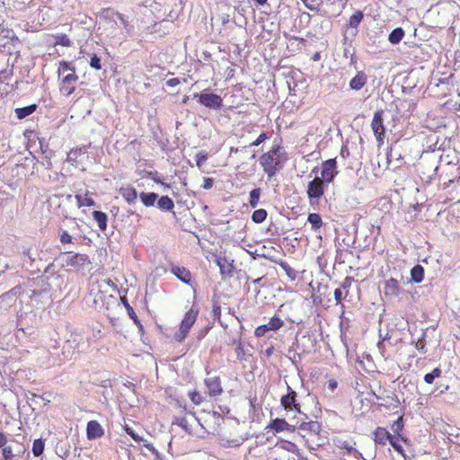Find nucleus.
<instances>
[{
  "mask_svg": "<svg viewBox=\"0 0 460 460\" xmlns=\"http://www.w3.org/2000/svg\"><path fill=\"white\" fill-rule=\"evenodd\" d=\"M277 150L273 149L269 153L263 154L260 157V164L263 167L264 172L269 178L276 175V173L282 168V164L279 159L275 157Z\"/></svg>",
  "mask_w": 460,
  "mask_h": 460,
  "instance_id": "f257e3e1",
  "label": "nucleus"
},
{
  "mask_svg": "<svg viewBox=\"0 0 460 460\" xmlns=\"http://www.w3.org/2000/svg\"><path fill=\"white\" fill-rule=\"evenodd\" d=\"M84 338L80 333L71 332L62 348V353L66 359L72 358L75 353H80L83 349Z\"/></svg>",
  "mask_w": 460,
  "mask_h": 460,
  "instance_id": "f03ea898",
  "label": "nucleus"
},
{
  "mask_svg": "<svg viewBox=\"0 0 460 460\" xmlns=\"http://www.w3.org/2000/svg\"><path fill=\"white\" fill-rule=\"evenodd\" d=\"M199 311L190 308L184 315L181 322L180 329L174 334V340L178 342H181L188 335L191 326L197 320Z\"/></svg>",
  "mask_w": 460,
  "mask_h": 460,
  "instance_id": "7ed1b4c3",
  "label": "nucleus"
},
{
  "mask_svg": "<svg viewBox=\"0 0 460 460\" xmlns=\"http://www.w3.org/2000/svg\"><path fill=\"white\" fill-rule=\"evenodd\" d=\"M60 258L66 266L73 267L77 270L91 263L89 256L82 253L65 252Z\"/></svg>",
  "mask_w": 460,
  "mask_h": 460,
  "instance_id": "20e7f679",
  "label": "nucleus"
},
{
  "mask_svg": "<svg viewBox=\"0 0 460 460\" xmlns=\"http://www.w3.org/2000/svg\"><path fill=\"white\" fill-rule=\"evenodd\" d=\"M324 184L325 182L317 176L309 181L306 193L310 204L315 203L323 195Z\"/></svg>",
  "mask_w": 460,
  "mask_h": 460,
  "instance_id": "39448f33",
  "label": "nucleus"
},
{
  "mask_svg": "<svg viewBox=\"0 0 460 460\" xmlns=\"http://www.w3.org/2000/svg\"><path fill=\"white\" fill-rule=\"evenodd\" d=\"M198 97L199 102L203 106L212 109V110H218L223 105V100L222 98L216 93H209L206 92H202L201 93H195L194 98Z\"/></svg>",
  "mask_w": 460,
  "mask_h": 460,
  "instance_id": "423d86ee",
  "label": "nucleus"
},
{
  "mask_svg": "<svg viewBox=\"0 0 460 460\" xmlns=\"http://www.w3.org/2000/svg\"><path fill=\"white\" fill-rule=\"evenodd\" d=\"M384 111H376L374 114L371 128L376 136L378 145H382L385 135V128L384 126Z\"/></svg>",
  "mask_w": 460,
  "mask_h": 460,
  "instance_id": "0eeeda50",
  "label": "nucleus"
},
{
  "mask_svg": "<svg viewBox=\"0 0 460 460\" xmlns=\"http://www.w3.org/2000/svg\"><path fill=\"white\" fill-rule=\"evenodd\" d=\"M338 174L337 162L335 158L328 159L322 164L320 178L325 183L332 182Z\"/></svg>",
  "mask_w": 460,
  "mask_h": 460,
  "instance_id": "6e6552de",
  "label": "nucleus"
},
{
  "mask_svg": "<svg viewBox=\"0 0 460 460\" xmlns=\"http://www.w3.org/2000/svg\"><path fill=\"white\" fill-rule=\"evenodd\" d=\"M287 386L288 393L287 394L281 397V405L284 407L285 410H293L297 412H300V406L296 401V392L294 391L288 385Z\"/></svg>",
  "mask_w": 460,
  "mask_h": 460,
  "instance_id": "1a4fd4ad",
  "label": "nucleus"
},
{
  "mask_svg": "<svg viewBox=\"0 0 460 460\" xmlns=\"http://www.w3.org/2000/svg\"><path fill=\"white\" fill-rule=\"evenodd\" d=\"M284 325L283 320L278 316H273L266 324L258 326L254 334L256 337H262L269 331H278Z\"/></svg>",
  "mask_w": 460,
  "mask_h": 460,
  "instance_id": "9d476101",
  "label": "nucleus"
},
{
  "mask_svg": "<svg viewBox=\"0 0 460 460\" xmlns=\"http://www.w3.org/2000/svg\"><path fill=\"white\" fill-rule=\"evenodd\" d=\"M402 292L397 279L390 278L385 281L384 293L386 297L394 298Z\"/></svg>",
  "mask_w": 460,
  "mask_h": 460,
  "instance_id": "9b49d317",
  "label": "nucleus"
},
{
  "mask_svg": "<svg viewBox=\"0 0 460 460\" xmlns=\"http://www.w3.org/2000/svg\"><path fill=\"white\" fill-rule=\"evenodd\" d=\"M19 293L20 288L15 287L9 290L8 292L0 296V308L6 310L9 307H11L16 302Z\"/></svg>",
  "mask_w": 460,
  "mask_h": 460,
  "instance_id": "f8f14e48",
  "label": "nucleus"
},
{
  "mask_svg": "<svg viewBox=\"0 0 460 460\" xmlns=\"http://www.w3.org/2000/svg\"><path fill=\"white\" fill-rule=\"evenodd\" d=\"M266 429L274 430L277 433L282 431L292 432L295 430V427L288 424L284 419L276 418L272 420Z\"/></svg>",
  "mask_w": 460,
  "mask_h": 460,
  "instance_id": "ddd939ff",
  "label": "nucleus"
},
{
  "mask_svg": "<svg viewBox=\"0 0 460 460\" xmlns=\"http://www.w3.org/2000/svg\"><path fill=\"white\" fill-rule=\"evenodd\" d=\"M104 434L103 429L97 420H90L86 427L87 438L90 440L99 438Z\"/></svg>",
  "mask_w": 460,
  "mask_h": 460,
  "instance_id": "4468645a",
  "label": "nucleus"
},
{
  "mask_svg": "<svg viewBox=\"0 0 460 460\" xmlns=\"http://www.w3.org/2000/svg\"><path fill=\"white\" fill-rule=\"evenodd\" d=\"M367 82V75L364 71H359L357 75L349 81V87L351 90L358 91L361 90Z\"/></svg>",
  "mask_w": 460,
  "mask_h": 460,
  "instance_id": "2eb2a0df",
  "label": "nucleus"
},
{
  "mask_svg": "<svg viewBox=\"0 0 460 460\" xmlns=\"http://www.w3.org/2000/svg\"><path fill=\"white\" fill-rule=\"evenodd\" d=\"M119 192L129 205H133L137 202V192L134 187H121L119 188Z\"/></svg>",
  "mask_w": 460,
  "mask_h": 460,
  "instance_id": "dca6fc26",
  "label": "nucleus"
},
{
  "mask_svg": "<svg viewBox=\"0 0 460 460\" xmlns=\"http://www.w3.org/2000/svg\"><path fill=\"white\" fill-rule=\"evenodd\" d=\"M171 272L173 275H175L183 283L190 284L191 281L190 271L184 267H179V266L172 265L171 267Z\"/></svg>",
  "mask_w": 460,
  "mask_h": 460,
  "instance_id": "f3484780",
  "label": "nucleus"
},
{
  "mask_svg": "<svg viewBox=\"0 0 460 460\" xmlns=\"http://www.w3.org/2000/svg\"><path fill=\"white\" fill-rule=\"evenodd\" d=\"M206 386L208 389L209 395L217 396L221 394L222 387L218 377H211L205 380Z\"/></svg>",
  "mask_w": 460,
  "mask_h": 460,
  "instance_id": "a211bd4d",
  "label": "nucleus"
},
{
  "mask_svg": "<svg viewBox=\"0 0 460 460\" xmlns=\"http://www.w3.org/2000/svg\"><path fill=\"white\" fill-rule=\"evenodd\" d=\"M217 264L219 267L222 276L232 277L234 273L233 261L229 262L226 257H219L217 259Z\"/></svg>",
  "mask_w": 460,
  "mask_h": 460,
  "instance_id": "6ab92c4d",
  "label": "nucleus"
},
{
  "mask_svg": "<svg viewBox=\"0 0 460 460\" xmlns=\"http://www.w3.org/2000/svg\"><path fill=\"white\" fill-rule=\"evenodd\" d=\"M375 442L380 445H385L388 441L390 443L391 438H393V435H391L385 429L377 428L375 432Z\"/></svg>",
  "mask_w": 460,
  "mask_h": 460,
  "instance_id": "aec40b11",
  "label": "nucleus"
},
{
  "mask_svg": "<svg viewBox=\"0 0 460 460\" xmlns=\"http://www.w3.org/2000/svg\"><path fill=\"white\" fill-rule=\"evenodd\" d=\"M93 217L97 222V225L102 231H105L107 229L108 217L104 212L94 210L93 212Z\"/></svg>",
  "mask_w": 460,
  "mask_h": 460,
  "instance_id": "412c9836",
  "label": "nucleus"
},
{
  "mask_svg": "<svg viewBox=\"0 0 460 460\" xmlns=\"http://www.w3.org/2000/svg\"><path fill=\"white\" fill-rule=\"evenodd\" d=\"M424 279V268L417 264L411 270V280L414 283H420Z\"/></svg>",
  "mask_w": 460,
  "mask_h": 460,
  "instance_id": "4be33fe9",
  "label": "nucleus"
},
{
  "mask_svg": "<svg viewBox=\"0 0 460 460\" xmlns=\"http://www.w3.org/2000/svg\"><path fill=\"white\" fill-rule=\"evenodd\" d=\"M36 104H31L26 107L15 109V114L19 119H25L37 110Z\"/></svg>",
  "mask_w": 460,
  "mask_h": 460,
  "instance_id": "5701e85b",
  "label": "nucleus"
},
{
  "mask_svg": "<svg viewBox=\"0 0 460 460\" xmlns=\"http://www.w3.org/2000/svg\"><path fill=\"white\" fill-rule=\"evenodd\" d=\"M403 37H404L403 29L401 27H397L390 32V34L388 36V40L391 44L395 45V44H398L399 42H401V40H402Z\"/></svg>",
  "mask_w": 460,
  "mask_h": 460,
  "instance_id": "b1692460",
  "label": "nucleus"
},
{
  "mask_svg": "<svg viewBox=\"0 0 460 460\" xmlns=\"http://www.w3.org/2000/svg\"><path fill=\"white\" fill-rule=\"evenodd\" d=\"M139 198L146 207L154 206L158 195L155 192H141Z\"/></svg>",
  "mask_w": 460,
  "mask_h": 460,
  "instance_id": "393cba45",
  "label": "nucleus"
},
{
  "mask_svg": "<svg viewBox=\"0 0 460 460\" xmlns=\"http://www.w3.org/2000/svg\"><path fill=\"white\" fill-rule=\"evenodd\" d=\"M157 206L163 211H171L174 208V203L168 196H162L157 201Z\"/></svg>",
  "mask_w": 460,
  "mask_h": 460,
  "instance_id": "a878e982",
  "label": "nucleus"
},
{
  "mask_svg": "<svg viewBox=\"0 0 460 460\" xmlns=\"http://www.w3.org/2000/svg\"><path fill=\"white\" fill-rule=\"evenodd\" d=\"M299 429L302 430H309L314 434H318L321 431V424L318 421H308L300 424Z\"/></svg>",
  "mask_w": 460,
  "mask_h": 460,
  "instance_id": "bb28decb",
  "label": "nucleus"
},
{
  "mask_svg": "<svg viewBox=\"0 0 460 460\" xmlns=\"http://www.w3.org/2000/svg\"><path fill=\"white\" fill-rule=\"evenodd\" d=\"M279 265L286 272L287 276L291 280H295L296 279L297 272L292 267H290L289 264L287 261H280L279 262Z\"/></svg>",
  "mask_w": 460,
  "mask_h": 460,
  "instance_id": "cd10ccee",
  "label": "nucleus"
},
{
  "mask_svg": "<svg viewBox=\"0 0 460 460\" xmlns=\"http://www.w3.org/2000/svg\"><path fill=\"white\" fill-rule=\"evenodd\" d=\"M307 221L312 225V228L314 230L319 229L323 225L322 217L317 213L309 214Z\"/></svg>",
  "mask_w": 460,
  "mask_h": 460,
  "instance_id": "c85d7f7f",
  "label": "nucleus"
},
{
  "mask_svg": "<svg viewBox=\"0 0 460 460\" xmlns=\"http://www.w3.org/2000/svg\"><path fill=\"white\" fill-rule=\"evenodd\" d=\"M364 17V14L361 11L355 12L349 20V25L351 28L357 29L361 22L362 19Z\"/></svg>",
  "mask_w": 460,
  "mask_h": 460,
  "instance_id": "c756f323",
  "label": "nucleus"
},
{
  "mask_svg": "<svg viewBox=\"0 0 460 460\" xmlns=\"http://www.w3.org/2000/svg\"><path fill=\"white\" fill-rule=\"evenodd\" d=\"M72 71H75V68L69 62L61 61L59 63V66H58V70L59 77H61L64 75H66L68 73H72Z\"/></svg>",
  "mask_w": 460,
  "mask_h": 460,
  "instance_id": "7c9ffc66",
  "label": "nucleus"
},
{
  "mask_svg": "<svg viewBox=\"0 0 460 460\" xmlns=\"http://www.w3.org/2000/svg\"><path fill=\"white\" fill-rule=\"evenodd\" d=\"M76 201H77V206L78 208H81V207H93L95 205V202L94 200L90 198V197H87V195H85V197H82L81 195L79 194H76L75 196Z\"/></svg>",
  "mask_w": 460,
  "mask_h": 460,
  "instance_id": "2f4dec72",
  "label": "nucleus"
},
{
  "mask_svg": "<svg viewBox=\"0 0 460 460\" xmlns=\"http://www.w3.org/2000/svg\"><path fill=\"white\" fill-rule=\"evenodd\" d=\"M426 331L421 330V335L420 337L415 341V348L421 352L422 354H425L427 352L426 349Z\"/></svg>",
  "mask_w": 460,
  "mask_h": 460,
  "instance_id": "473e14b6",
  "label": "nucleus"
},
{
  "mask_svg": "<svg viewBox=\"0 0 460 460\" xmlns=\"http://www.w3.org/2000/svg\"><path fill=\"white\" fill-rule=\"evenodd\" d=\"M44 441L41 438L35 439L32 444V453L35 456H40L44 451Z\"/></svg>",
  "mask_w": 460,
  "mask_h": 460,
  "instance_id": "72a5a7b5",
  "label": "nucleus"
},
{
  "mask_svg": "<svg viewBox=\"0 0 460 460\" xmlns=\"http://www.w3.org/2000/svg\"><path fill=\"white\" fill-rule=\"evenodd\" d=\"M260 196H261V189L260 188L252 189L250 191L249 203L252 208H254L258 206Z\"/></svg>",
  "mask_w": 460,
  "mask_h": 460,
  "instance_id": "f704fd0d",
  "label": "nucleus"
},
{
  "mask_svg": "<svg viewBox=\"0 0 460 460\" xmlns=\"http://www.w3.org/2000/svg\"><path fill=\"white\" fill-rule=\"evenodd\" d=\"M0 37H3L4 39H9L11 40H18L14 35V32L8 29L4 23H0Z\"/></svg>",
  "mask_w": 460,
  "mask_h": 460,
  "instance_id": "c9c22d12",
  "label": "nucleus"
},
{
  "mask_svg": "<svg viewBox=\"0 0 460 460\" xmlns=\"http://www.w3.org/2000/svg\"><path fill=\"white\" fill-rule=\"evenodd\" d=\"M267 211L263 208L255 210L252 215V219L255 223H262L267 217Z\"/></svg>",
  "mask_w": 460,
  "mask_h": 460,
  "instance_id": "e433bc0d",
  "label": "nucleus"
},
{
  "mask_svg": "<svg viewBox=\"0 0 460 460\" xmlns=\"http://www.w3.org/2000/svg\"><path fill=\"white\" fill-rule=\"evenodd\" d=\"M441 369L439 367H435L430 373H428L424 376V381L427 384H432L435 378L440 376Z\"/></svg>",
  "mask_w": 460,
  "mask_h": 460,
  "instance_id": "4c0bfd02",
  "label": "nucleus"
},
{
  "mask_svg": "<svg viewBox=\"0 0 460 460\" xmlns=\"http://www.w3.org/2000/svg\"><path fill=\"white\" fill-rule=\"evenodd\" d=\"M390 445L394 447V449L398 452L400 455H402L404 458H406V455L404 453V449L402 446L399 442V438L396 437H393L390 440Z\"/></svg>",
  "mask_w": 460,
  "mask_h": 460,
  "instance_id": "58836bf2",
  "label": "nucleus"
},
{
  "mask_svg": "<svg viewBox=\"0 0 460 460\" xmlns=\"http://www.w3.org/2000/svg\"><path fill=\"white\" fill-rule=\"evenodd\" d=\"M78 80V76L75 74V71H72V73H68L61 76V82L68 84H75Z\"/></svg>",
  "mask_w": 460,
  "mask_h": 460,
  "instance_id": "ea45409f",
  "label": "nucleus"
},
{
  "mask_svg": "<svg viewBox=\"0 0 460 460\" xmlns=\"http://www.w3.org/2000/svg\"><path fill=\"white\" fill-rule=\"evenodd\" d=\"M208 155L206 151H199L195 156L197 166L199 168H201L203 166V164L206 163V161L208 160Z\"/></svg>",
  "mask_w": 460,
  "mask_h": 460,
  "instance_id": "a19ab883",
  "label": "nucleus"
},
{
  "mask_svg": "<svg viewBox=\"0 0 460 460\" xmlns=\"http://www.w3.org/2000/svg\"><path fill=\"white\" fill-rule=\"evenodd\" d=\"M212 314L215 319L218 321V323L223 325L220 317H221V307L217 300H213V307H212Z\"/></svg>",
  "mask_w": 460,
  "mask_h": 460,
  "instance_id": "79ce46f5",
  "label": "nucleus"
},
{
  "mask_svg": "<svg viewBox=\"0 0 460 460\" xmlns=\"http://www.w3.org/2000/svg\"><path fill=\"white\" fill-rule=\"evenodd\" d=\"M124 303V305L127 309V312H128V314L129 316V318L131 320H133L134 323H139V319L137 315V314L135 313L134 309L129 305V304L128 303L127 299H125L123 301Z\"/></svg>",
  "mask_w": 460,
  "mask_h": 460,
  "instance_id": "37998d69",
  "label": "nucleus"
},
{
  "mask_svg": "<svg viewBox=\"0 0 460 460\" xmlns=\"http://www.w3.org/2000/svg\"><path fill=\"white\" fill-rule=\"evenodd\" d=\"M75 84H65V83L61 82L60 92L64 95L69 96L70 94H72L75 92Z\"/></svg>",
  "mask_w": 460,
  "mask_h": 460,
  "instance_id": "c03bdc74",
  "label": "nucleus"
},
{
  "mask_svg": "<svg viewBox=\"0 0 460 460\" xmlns=\"http://www.w3.org/2000/svg\"><path fill=\"white\" fill-rule=\"evenodd\" d=\"M90 66H91V67L94 68L95 70L102 69L101 58L96 54H93L91 57Z\"/></svg>",
  "mask_w": 460,
  "mask_h": 460,
  "instance_id": "a18cd8bd",
  "label": "nucleus"
},
{
  "mask_svg": "<svg viewBox=\"0 0 460 460\" xmlns=\"http://www.w3.org/2000/svg\"><path fill=\"white\" fill-rule=\"evenodd\" d=\"M126 433L130 436L136 442L142 441V437L138 436L132 428H129L128 426H125L124 428Z\"/></svg>",
  "mask_w": 460,
  "mask_h": 460,
  "instance_id": "49530a36",
  "label": "nucleus"
},
{
  "mask_svg": "<svg viewBox=\"0 0 460 460\" xmlns=\"http://www.w3.org/2000/svg\"><path fill=\"white\" fill-rule=\"evenodd\" d=\"M144 446L153 454L155 456V458L157 460H163V457L162 456L160 455V453L158 452V450L152 445V444H149V443H146L144 444Z\"/></svg>",
  "mask_w": 460,
  "mask_h": 460,
  "instance_id": "de8ad7c7",
  "label": "nucleus"
},
{
  "mask_svg": "<svg viewBox=\"0 0 460 460\" xmlns=\"http://www.w3.org/2000/svg\"><path fill=\"white\" fill-rule=\"evenodd\" d=\"M268 138L267 134L262 132L259 135V137L250 144V146H257L263 143Z\"/></svg>",
  "mask_w": 460,
  "mask_h": 460,
  "instance_id": "09e8293b",
  "label": "nucleus"
},
{
  "mask_svg": "<svg viewBox=\"0 0 460 460\" xmlns=\"http://www.w3.org/2000/svg\"><path fill=\"white\" fill-rule=\"evenodd\" d=\"M305 6L312 12H317L318 8L314 3V0H301Z\"/></svg>",
  "mask_w": 460,
  "mask_h": 460,
  "instance_id": "8fccbe9b",
  "label": "nucleus"
},
{
  "mask_svg": "<svg viewBox=\"0 0 460 460\" xmlns=\"http://www.w3.org/2000/svg\"><path fill=\"white\" fill-rule=\"evenodd\" d=\"M177 425H179L181 428H182L184 430L190 432L189 423L185 417L180 418L175 422Z\"/></svg>",
  "mask_w": 460,
  "mask_h": 460,
  "instance_id": "3c124183",
  "label": "nucleus"
},
{
  "mask_svg": "<svg viewBox=\"0 0 460 460\" xmlns=\"http://www.w3.org/2000/svg\"><path fill=\"white\" fill-rule=\"evenodd\" d=\"M13 456V449L11 447H3V457L4 460H10Z\"/></svg>",
  "mask_w": 460,
  "mask_h": 460,
  "instance_id": "603ef678",
  "label": "nucleus"
},
{
  "mask_svg": "<svg viewBox=\"0 0 460 460\" xmlns=\"http://www.w3.org/2000/svg\"><path fill=\"white\" fill-rule=\"evenodd\" d=\"M60 242L62 243H69L72 242V236L68 234L67 231H62L60 234Z\"/></svg>",
  "mask_w": 460,
  "mask_h": 460,
  "instance_id": "864d4df0",
  "label": "nucleus"
},
{
  "mask_svg": "<svg viewBox=\"0 0 460 460\" xmlns=\"http://www.w3.org/2000/svg\"><path fill=\"white\" fill-rule=\"evenodd\" d=\"M402 428V419L399 417L393 424L392 429L394 432L398 433Z\"/></svg>",
  "mask_w": 460,
  "mask_h": 460,
  "instance_id": "5fc2aeb1",
  "label": "nucleus"
},
{
  "mask_svg": "<svg viewBox=\"0 0 460 460\" xmlns=\"http://www.w3.org/2000/svg\"><path fill=\"white\" fill-rule=\"evenodd\" d=\"M214 180L212 178H204L203 188L205 190H210L213 187Z\"/></svg>",
  "mask_w": 460,
  "mask_h": 460,
  "instance_id": "6e6d98bb",
  "label": "nucleus"
},
{
  "mask_svg": "<svg viewBox=\"0 0 460 460\" xmlns=\"http://www.w3.org/2000/svg\"><path fill=\"white\" fill-rule=\"evenodd\" d=\"M190 400L192 401L193 403L200 404L201 399H200V395L198 393L193 392L190 394Z\"/></svg>",
  "mask_w": 460,
  "mask_h": 460,
  "instance_id": "4d7b16f0",
  "label": "nucleus"
},
{
  "mask_svg": "<svg viewBox=\"0 0 460 460\" xmlns=\"http://www.w3.org/2000/svg\"><path fill=\"white\" fill-rule=\"evenodd\" d=\"M341 340L342 343L344 344V346L348 347V345H347V336H346V333H345V331H344V324H343L342 322L341 323Z\"/></svg>",
  "mask_w": 460,
  "mask_h": 460,
  "instance_id": "13d9d810",
  "label": "nucleus"
},
{
  "mask_svg": "<svg viewBox=\"0 0 460 460\" xmlns=\"http://www.w3.org/2000/svg\"><path fill=\"white\" fill-rule=\"evenodd\" d=\"M334 299L337 304H340L342 300V291L341 288H336L334 290Z\"/></svg>",
  "mask_w": 460,
  "mask_h": 460,
  "instance_id": "bf43d9fd",
  "label": "nucleus"
},
{
  "mask_svg": "<svg viewBox=\"0 0 460 460\" xmlns=\"http://www.w3.org/2000/svg\"><path fill=\"white\" fill-rule=\"evenodd\" d=\"M58 43L62 46H66V47H68L70 46V40L67 38L66 35H62L60 38H59V40H58Z\"/></svg>",
  "mask_w": 460,
  "mask_h": 460,
  "instance_id": "052dcab7",
  "label": "nucleus"
},
{
  "mask_svg": "<svg viewBox=\"0 0 460 460\" xmlns=\"http://www.w3.org/2000/svg\"><path fill=\"white\" fill-rule=\"evenodd\" d=\"M180 84V79L177 77L171 78L166 81V85L169 87H175Z\"/></svg>",
  "mask_w": 460,
  "mask_h": 460,
  "instance_id": "680f3d73",
  "label": "nucleus"
},
{
  "mask_svg": "<svg viewBox=\"0 0 460 460\" xmlns=\"http://www.w3.org/2000/svg\"><path fill=\"white\" fill-rule=\"evenodd\" d=\"M6 441V436L3 432H0V448L5 446Z\"/></svg>",
  "mask_w": 460,
  "mask_h": 460,
  "instance_id": "e2e57ef3",
  "label": "nucleus"
},
{
  "mask_svg": "<svg viewBox=\"0 0 460 460\" xmlns=\"http://www.w3.org/2000/svg\"><path fill=\"white\" fill-rule=\"evenodd\" d=\"M117 16L120 22L126 27L128 25V21L126 20L125 16L121 13H118Z\"/></svg>",
  "mask_w": 460,
  "mask_h": 460,
  "instance_id": "0e129e2a",
  "label": "nucleus"
},
{
  "mask_svg": "<svg viewBox=\"0 0 460 460\" xmlns=\"http://www.w3.org/2000/svg\"><path fill=\"white\" fill-rule=\"evenodd\" d=\"M350 284H351V279H350V278H349V277H347V278L344 279V283H343L342 287L345 288H347V287L350 286Z\"/></svg>",
  "mask_w": 460,
  "mask_h": 460,
  "instance_id": "69168bd1",
  "label": "nucleus"
},
{
  "mask_svg": "<svg viewBox=\"0 0 460 460\" xmlns=\"http://www.w3.org/2000/svg\"><path fill=\"white\" fill-rule=\"evenodd\" d=\"M273 350H274V348L273 346L270 347V348H267L266 350H265V354L268 356V357H270L271 354L273 353Z\"/></svg>",
  "mask_w": 460,
  "mask_h": 460,
  "instance_id": "338daca9",
  "label": "nucleus"
},
{
  "mask_svg": "<svg viewBox=\"0 0 460 460\" xmlns=\"http://www.w3.org/2000/svg\"><path fill=\"white\" fill-rule=\"evenodd\" d=\"M337 386V383L335 381H330L329 383V387L332 389V390H334Z\"/></svg>",
  "mask_w": 460,
  "mask_h": 460,
  "instance_id": "774afa93",
  "label": "nucleus"
}]
</instances>
